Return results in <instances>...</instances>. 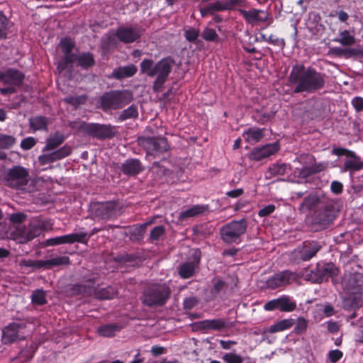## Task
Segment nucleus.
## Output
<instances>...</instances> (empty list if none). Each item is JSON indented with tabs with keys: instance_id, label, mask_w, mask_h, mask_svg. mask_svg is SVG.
Masks as SVG:
<instances>
[{
	"instance_id": "nucleus-1",
	"label": "nucleus",
	"mask_w": 363,
	"mask_h": 363,
	"mask_svg": "<svg viewBox=\"0 0 363 363\" xmlns=\"http://www.w3.org/2000/svg\"><path fill=\"white\" fill-rule=\"evenodd\" d=\"M291 85L295 86L294 92H313L323 87L324 77L313 68L305 69L303 66H295L289 75Z\"/></svg>"
},
{
	"instance_id": "nucleus-2",
	"label": "nucleus",
	"mask_w": 363,
	"mask_h": 363,
	"mask_svg": "<svg viewBox=\"0 0 363 363\" xmlns=\"http://www.w3.org/2000/svg\"><path fill=\"white\" fill-rule=\"evenodd\" d=\"M174 61L171 57H164L154 63L152 60L144 59L140 63V72L148 77H156L153 90L160 92L171 73Z\"/></svg>"
},
{
	"instance_id": "nucleus-3",
	"label": "nucleus",
	"mask_w": 363,
	"mask_h": 363,
	"mask_svg": "<svg viewBox=\"0 0 363 363\" xmlns=\"http://www.w3.org/2000/svg\"><path fill=\"white\" fill-rule=\"evenodd\" d=\"M132 99L128 91H111L101 96L100 104L104 111L116 110L130 103Z\"/></svg>"
},
{
	"instance_id": "nucleus-4",
	"label": "nucleus",
	"mask_w": 363,
	"mask_h": 363,
	"mask_svg": "<svg viewBox=\"0 0 363 363\" xmlns=\"http://www.w3.org/2000/svg\"><path fill=\"white\" fill-rule=\"evenodd\" d=\"M169 294V288L166 284H155L144 291L143 302L149 306L163 305Z\"/></svg>"
},
{
	"instance_id": "nucleus-5",
	"label": "nucleus",
	"mask_w": 363,
	"mask_h": 363,
	"mask_svg": "<svg viewBox=\"0 0 363 363\" xmlns=\"http://www.w3.org/2000/svg\"><path fill=\"white\" fill-rule=\"evenodd\" d=\"M28 330L23 321L13 322L1 330V342L10 345L26 339Z\"/></svg>"
},
{
	"instance_id": "nucleus-6",
	"label": "nucleus",
	"mask_w": 363,
	"mask_h": 363,
	"mask_svg": "<svg viewBox=\"0 0 363 363\" xmlns=\"http://www.w3.org/2000/svg\"><path fill=\"white\" fill-rule=\"evenodd\" d=\"M24 75L18 70L9 69L4 72L0 70V82L6 87L0 88V93L3 95L11 94L16 91L23 80Z\"/></svg>"
},
{
	"instance_id": "nucleus-7",
	"label": "nucleus",
	"mask_w": 363,
	"mask_h": 363,
	"mask_svg": "<svg viewBox=\"0 0 363 363\" xmlns=\"http://www.w3.org/2000/svg\"><path fill=\"white\" fill-rule=\"evenodd\" d=\"M247 226V221L245 219L231 221L221 228V238L226 243L236 242L245 233Z\"/></svg>"
},
{
	"instance_id": "nucleus-8",
	"label": "nucleus",
	"mask_w": 363,
	"mask_h": 363,
	"mask_svg": "<svg viewBox=\"0 0 363 363\" xmlns=\"http://www.w3.org/2000/svg\"><path fill=\"white\" fill-rule=\"evenodd\" d=\"M337 271V268L331 262L318 263L316 267L309 273L306 270L303 276L308 281L320 283L327 281L329 277L336 276Z\"/></svg>"
},
{
	"instance_id": "nucleus-9",
	"label": "nucleus",
	"mask_w": 363,
	"mask_h": 363,
	"mask_svg": "<svg viewBox=\"0 0 363 363\" xmlns=\"http://www.w3.org/2000/svg\"><path fill=\"white\" fill-rule=\"evenodd\" d=\"M29 172L21 166H15L8 170L6 174L7 184L17 189H23L28 183Z\"/></svg>"
},
{
	"instance_id": "nucleus-10",
	"label": "nucleus",
	"mask_w": 363,
	"mask_h": 363,
	"mask_svg": "<svg viewBox=\"0 0 363 363\" xmlns=\"http://www.w3.org/2000/svg\"><path fill=\"white\" fill-rule=\"evenodd\" d=\"M138 144L143 147L149 155L155 156L167 151L168 143L164 138H139Z\"/></svg>"
},
{
	"instance_id": "nucleus-11",
	"label": "nucleus",
	"mask_w": 363,
	"mask_h": 363,
	"mask_svg": "<svg viewBox=\"0 0 363 363\" xmlns=\"http://www.w3.org/2000/svg\"><path fill=\"white\" fill-rule=\"evenodd\" d=\"M138 144L143 147L149 155L155 156L167 151L168 143L164 138H139Z\"/></svg>"
},
{
	"instance_id": "nucleus-12",
	"label": "nucleus",
	"mask_w": 363,
	"mask_h": 363,
	"mask_svg": "<svg viewBox=\"0 0 363 363\" xmlns=\"http://www.w3.org/2000/svg\"><path fill=\"white\" fill-rule=\"evenodd\" d=\"M333 153L338 156H345L344 165L341 170L342 172L353 173L363 169V162L354 152L345 148H336L333 150Z\"/></svg>"
},
{
	"instance_id": "nucleus-13",
	"label": "nucleus",
	"mask_w": 363,
	"mask_h": 363,
	"mask_svg": "<svg viewBox=\"0 0 363 363\" xmlns=\"http://www.w3.org/2000/svg\"><path fill=\"white\" fill-rule=\"evenodd\" d=\"M296 308V301L291 297L286 295L269 301L264 306V309L267 311H272L279 309L283 312H291L294 311Z\"/></svg>"
},
{
	"instance_id": "nucleus-14",
	"label": "nucleus",
	"mask_w": 363,
	"mask_h": 363,
	"mask_svg": "<svg viewBox=\"0 0 363 363\" xmlns=\"http://www.w3.org/2000/svg\"><path fill=\"white\" fill-rule=\"evenodd\" d=\"M298 278L296 273L285 270L269 277L266 281V285L270 289H275L296 281Z\"/></svg>"
},
{
	"instance_id": "nucleus-15",
	"label": "nucleus",
	"mask_w": 363,
	"mask_h": 363,
	"mask_svg": "<svg viewBox=\"0 0 363 363\" xmlns=\"http://www.w3.org/2000/svg\"><path fill=\"white\" fill-rule=\"evenodd\" d=\"M87 241V233L85 232H79L48 239L45 240V244L48 246H55L62 244H72L74 242L86 243Z\"/></svg>"
},
{
	"instance_id": "nucleus-16",
	"label": "nucleus",
	"mask_w": 363,
	"mask_h": 363,
	"mask_svg": "<svg viewBox=\"0 0 363 363\" xmlns=\"http://www.w3.org/2000/svg\"><path fill=\"white\" fill-rule=\"evenodd\" d=\"M79 128L98 138H109L113 135V128L110 125L83 123Z\"/></svg>"
},
{
	"instance_id": "nucleus-17",
	"label": "nucleus",
	"mask_w": 363,
	"mask_h": 363,
	"mask_svg": "<svg viewBox=\"0 0 363 363\" xmlns=\"http://www.w3.org/2000/svg\"><path fill=\"white\" fill-rule=\"evenodd\" d=\"M357 280V284L350 288L348 301L352 308H360L363 304V278L362 276H354L352 279Z\"/></svg>"
},
{
	"instance_id": "nucleus-18",
	"label": "nucleus",
	"mask_w": 363,
	"mask_h": 363,
	"mask_svg": "<svg viewBox=\"0 0 363 363\" xmlns=\"http://www.w3.org/2000/svg\"><path fill=\"white\" fill-rule=\"evenodd\" d=\"M143 30L138 27L121 26L116 31L117 38L123 43H130L140 38Z\"/></svg>"
},
{
	"instance_id": "nucleus-19",
	"label": "nucleus",
	"mask_w": 363,
	"mask_h": 363,
	"mask_svg": "<svg viewBox=\"0 0 363 363\" xmlns=\"http://www.w3.org/2000/svg\"><path fill=\"white\" fill-rule=\"evenodd\" d=\"M60 46L65 54L63 59L58 63L57 65V69L61 72L67 68L69 64L74 61L75 55L71 54L74 47V42L71 39H62L60 41Z\"/></svg>"
},
{
	"instance_id": "nucleus-20",
	"label": "nucleus",
	"mask_w": 363,
	"mask_h": 363,
	"mask_svg": "<svg viewBox=\"0 0 363 363\" xmlns=\"http://www.w3.org/2000/svg\"><path fill=\"white\" fill-rule=\"evenodd\" d=\"M279 149L277 143L268 144L260 147H256L252 150L250 154V158L252 160L259 161L265 157L276 153Z\"/></svg>"
},
{
	"instance_id": "nucleus-21",
	"label": "nucleus",
	"mask_w": 363,
	"mask_h": 363,
	"mask_svg": "<svg viewBox=\"0 0 363 363\" xmlns=\"http://www.w3.org/2000/svg\"><path fill=\"white\" fill-rule=\"evenodd\" d=\"M239 11L245 18V21L252 26L265 22L268 18L267 13L263 10L254 9L250 11H245L240 9Z\"/></svg>"
},
{
	"instance_id": "nucleus-22",
	"label": "nucleus",
	"mask_w": 363,
	"mask_h": 363,
	"mask_svg": "<svg viewBox=\"0 0 363 363\" xmlns=\"http://www.w3.org/2000/svg\"><path fill=\"white\" fill-rule=\"evenodd\" d=\"M71 153V147L64 146L61 149L49 154H44L38 157V161L42 165L61 160Z\"/></svg>"
},
{
	"instance_id": "nucleus-23",
	"label": "nucleus",
	"mask_w": 363,
	"mask_h": 363,
	"mask_svg": "<svg viewBox=\"0 0 363 363\" xmlns=\"http://www.w3.org/2000/svg\"><path fill=\"white\" fill-rule=\"evenodd\" d=\"M199 328L203 330H221L227 328V323L223 319H208L197 323Z\"/></svg>"
},
{
	"instance_id": "nucleus-24",
	"label": "nucleus",
	"mask_w": 363,
	"mask_h": 363,
	"mask_svg": "<svg viewBox=\"0 0 363 363\" xmlns=\"http://www.w3.org/2000/svg\"><path fill=\"white\" fill-rule=\"evenodd\" d=\"M264 128L252 127L245 131L242 136L246 142L252 145L261 140L264 136Z\"/></svg>"
},
{
	"instance_id": "nucleus-25",
	"label": "nucleus",
	"mask_w": 363,
	"mask_h": 363,
	"mask_svg": "<svg viewBox=\"0 0 363 363\" xmlns=\"http://www.w3.org/2000/svg\"><path fill=\"white\" fill-rule=\"evenodd\" d=\"M208 210V206L198 204L194 205L192 207L182 211L179 213V219L180 220H183L189 218H193L196 216H199L203 213H205Z\"/></svg>"
},
{
	"instance_id": "nucleus-26",
	"label": "nucleus",
	"mask_w": 363,
	"mask_h": 363,
	"mask_svg": "<svg viewBox=\"0 0 363 363\" xmlns=\"http://www.w3.org/2000/svg\"><path fill=\"white\" fill-rule=\"evenodd\" d=\"M29 235L28 228L23 225H13L10 229L11 238L20 243L27 242L28 240H24V237Z\"/></svg>"
},
{
	"instance_id": "nucleus-27",
	"label": "nucleus",
	"mask_w": 363,
	"mask_h": 363,
	"mask_svg": "<svg viewBox=\"0 0 363 363\" xmlns=\"http://www.w3.org/2000/svg\"><path fill=\"white\" fill-rule=\"evenodd\" d=\"M137 72V67L133 65H129L125 67H120L115 69L111 76L112 77L121 79L123 78L130 77L133 76Z\"/></svg>"
},
{
	"instance_id": "nucleus-28",
	"label": "nucleus",
	"mask_w": 363,
	"mask_h": 363,
	"mask_svg": "<svg viewBox=\"0 0 363 363\" xmlns=\"http://www.w3.org/2000/svg\"><path fill=\"white\" fill-rule=\"evenodd\" d=\"M44 225L41 220H33L28 227L29 235H26L27 237L26 238L24 237V240H31L39 235Z\"/></svg>"
},
{
	"instance_id": "nucleus-29",
	"label": "nucleus",
	"mask_w": 363,
	"mask_h": 363,
	"mask_svg": "<svg viewBox=\"0 0 363 363\" xmlns=\"http://www.w3.org/2000/svg\"><path fill=\"white\" fill-rule=\"evenodd\" d=\"M295 323L292 318L281 320L270 326L269 332L272 333L284 331L291 328Z\"/></svg>"
},
{
	"instance_id": "nucleus-30",
	"label": "nucleus",
	"mask_w": 363,
	"mask_h": 363,
	"mask_svg": "<svg viewBox=\"0 0 363 363\" xmlns=\"http://www.w3.org/2000/svg\"><path fill=\"white\" fill-rule=\"evenodd\" d=\"M69 264V258L67 256H56L44 260V268L50 269L53 267L67 265Z\"/></svg>"
},
{
	"instance_id": "nucleus-31",
	"label": "nucleus",
	"mask_w": 363,
	"mask_h": 363,
	"mask_svg": "<svg viewBox=\"0 0 363 363\" xmlns=\"http://www.w3.org/2000/svg\"><path fill=\"white\" fill-rule=\"evenodd\" d=\"M123 172L126 174H135L141 170V166L138 160H128L123 164Z\"/></svg>"
},
{
	"instance_id": "nucleus-32",
	"label": "nucleus",
	"mask_w": 363,
	"mask_h": 363,
	"mask_svg": "<svg viewBox=\"0 0 363 363\" xmlns=\"http://www.w3.org/2000/svg\"><path fill=\"white\" fill-rule=\"evenodd\" d=\"M320 246L317 243H308L306 245L301 252V259L308 261L314 257L320 250Z\"/></svg>"
},
{
	"instance_id": "nucleus-33",
	"label": "nucleus",
	"mask_w": 363,
	"mask_h": 363,
	"mask_svg": "<svg viewBox=\"0 0 363 363\" xmlns=\"http://www.w3.org/2000/svg\"><path fill=\"white\" fill-rule=\"evenodd\" d=\"M48 121L43 116H36L30 118V126L34 130H46Z\"/></svg>"
},
{
	"instance_id": "nucleus-34",
	"label": "nucleus",
	"mask_w": 363,
	"mask_h": 363,
	"mask_svg": "<svg viewBox=\"0 0 363 363\" xmlns=\"http://www.w3.org/2000/svg\"><path fill=\"white\" fill-rule=\"evenodd\" d=\"M65 140V137L58 133L47 140L44 150H52L59 147Z\"/></svg>"
},
{
	"instance_id": "nucleus-35",
	"label": "nucleus",
	"mask_w": 363,
	"mask_h": 363,
	"mask_svg": "<svg viewBox=\"0 0 363 363\" xmlns=\"http://www.w3.org/2000/svg\"><path fill=\"white\" fill-rule=\"evenodd\" d=\"M319 202V199L315 195H310L306 197L300 206V210L303 212L314 208Z\"/></svg>"
},
{
	"instance_id": "nucleus-36",
	"label": "nucleus",
	"mask_w": 363,
	"mask_h": 363,
	"mask_svg": "<svg viewBox=\"0 0 363 363\" xmlns=\"http://www.w3.org/2000/svg\"><path fill=\"white\" fill-rule=\"evenodd\" d=\"M77 60L79 65L86 69L91 67L94 63L93 55L91 53H82L78 57L75 56L74 60Z\"/></svg>"
},
{
	"instance_id": "nucleus-37",
	"label": "nucleus",
	"mask_w": 363,
	"mask_h": 363,
	"mask_svg": "<svg viewBox=\"0 0 363 363\" xmlns=\"http://www.w3.org/2000/svg\"><path fill=\"white\" fill-rule=\"evenodd\" d=\"M117 294V291L113 286H107L101 289L96 292V296L100 299H111Z\"/></svg>"
},
{
	"instance_id": "nucleus-38",
	"label": "nucleus",
	"mask_w": 363,
	"mask_h": 363,
	"mask_svg": "<svg viewBox=\"0 0 363 363\" xmlns=\"http://www.w3.org/2000/svg\"><path fill=\"white\" fill-rule=\"evenodd\" d=\"M335 41L340 43L342 45L350 46L355 43L354 37L350 33L348 30H344L340 33L339 38L335 39Z\"/></svg>"
},
{
	"instance_id": "nucleus-39",
	"label": "nucleus",
	"mask_w": 363,
	"mask_h": 363,
	"mask_svg": "<svg viewBox=\"0 0 363 363\" xmlns=\"http://www.w3.org/2000/svg\"><path fill=\"white\" fill-rule=\"evenodd\" d=\"M194 270L195 264L192 262H186L179 267V273L182 278L187 279L194 274Z\"/></svg>"
},
{
	"instance_id": "nucleus-40",
	"label": "nucleus",
	"mask_w": 363,
	"mask_h": 363,
	"mask_svg": "<svg viewBox=\"0 0 363 363\" xmlns=\"http://www.w3.org/2000/svg\"><path fill=\"white\" fill-rule=\"evenodd\" d=\"M118 327L116 324H108L101 325L98 328L99 335L104 337H111L118 330Z\"/></svg>"
},
{
	"instance_id": "nucleus-41",
	"label": "nucleus",
	"mask_w": 363,
	"mask_h": 363,
	"mask_svg": "<svg viewBox=\"0 0 363 363\" xmlns=\"http://www.w3.org/2000/svg\"><path fill=\"white\" fill-rule=\"evenodd\" d=\"M113 204L110 203H101L98 206V215L104 219H108L112 216Z\"/></svg>"
},
{
	"instance_id": "nucleus-42",
	"label": "nucleus",
	"mask_w": 363,
	"mask_h": 363,
	"mask_svg": "<svg viewBox=\"0 0 363 363\" xmlns=\"http://www.w3.org/2000/svg\"><path fill=\"white\" fill-rule=\"evenodd\" d=\"M138 115V111L137 106L132 105L122 111V113L119 116V120L121 121H123L127 119L134 118H136Z\"/></svg>"
},
{
	"instance_id": "nucleus-43",
	"label": "nucleus",
	"mask_w": 363,
	"mask_h": 363,
	"mask_svg": "<svg viewBox=\"0 0 363 363\" xmlns=\"http://www.w3.org/2000/svg\"><path fill=\"white\" fill-rule=\"evenodd\" d=\"M32 303L37 305H43L46 303L45 292L42 289H38L32 294Z\"/></svg>"
},
{
	"instance_id": "nucleus-44",
	"label": "nucleus",
	"mask_w": 363,
	"mask_h": 363,
	"mask_svg": "<svg viewBox=\"0 0 363 363\" xmlns=\"http://www.w3.org/2000/svg\"><path fill=\"white\" fill-rule=\"evenodd\" d=\"M15 138L11 135L0 134V148H9L15 143Z\"/></svg>"
},
{
	"instance_id": "nucleus-45",
	"label": "nucleus",
	"mask_w": 363,
	"mask_h": 363,
	"mask_svg": "<svg viewBox=\"0 0 363 363\" xmlns=\"http://www.w3.org/2000/svg\"><path fill=\"white\" fill-rule=\"evenodd\" d=\"M21 265L34 269L44 268V260L23 259Z\"/></svg>"
},
{
	"instance_id": "nucleus-46",
	"label": "nucleus",
	"mask_w": 363,
	"mask_h": 363,
	"mask_svg": "<svg viewBox=\"0 0 363 363\" xmlns=\"http://www.w3.org/2000/svg\"><path fill=\"white\" fill-rule=\"evenodd\" d=\"M223 359L226 363H242V357L235 352L226 353L225 354L223 355Z\"/></svg>"
},
{
	"instance_id": "nucleus-47",
	"label": "nucleus",
	"mask_w": 363,
	"mask_h": 363,
	"mask_svg": "<svg viewBox=\"0 0 363 363\" xmlns=\"http://www.w3.org/2000/svg\"><path fill=\"white\" fill-rule=\"evenodd\" d=\"M8 29V19L3 12L0 11V38L6 36Z\"/></svg>"
},
{
	"instance_id": "nucleus-48",
	"label": "nucleus",
	"mask_w": 363,
	"mask_h": 363,
	"mask_svg": "<svg viewBox=\"0 0 363 363\" xmlns=\"http://www.w3.org/2000/svg\"><path fill=\"white\" fill-rule=\"evenodd\" d=\"M227 9H237L247 6V1L245 0H226Z\"/></svg>"
},
{
	"instance_id": "nucleus-49",
	"label": "nucleus",
	"mask_w": 363,
	"mask_h": 363,
	"mask_svg": "<svg viewBox=\"0 0 363 363\" xmlns=\"http://www.w3.org/2000/svg\"><path fill=\"white\" fill-rule=\"evenodd\" d=\"M308 326L307 320L303 318H298L297 319L296 325L294 331L297 334H301L306 330Z\"/></svg>"
},
{
	"instance_id": "nucleus-50",
	"label": "nucleus",
	"mask_w": 363,
	"mask_h": 363,
	"mask_svg": "<svg viewBox=\"0 0 363 363\" xmlns=\"http://www.w3.org/2000/svg\"><path fill=\"white\" fill-rule=\"evenodd\" d=\"M199 31L195 28H190L185 30L184 36L189 42L195 41L199 37Z\"/></svg>"
},
{
	"instance_id": "nucleus-51",
	"label": "nucleus",
	"mask_w": 363,
	"mask_h": 363,
	"mask_svg": "<svg viewBox=\"0 0 363 363\" xmlns=\"http://www.w3.org/2000/svg\"><path fill=\"white\" fill-rule=\"evenodd\" d=\"M202 37L206 40L213 41L218 38V35L214 29L207 28L203 30Z\"/></svg>"
},
{
	"instance_id": "nucleus-52",
	"label": "nucleus",
	"mask_w": 363,
	"mask_h": 363,
	"mask_svg": "<svg viewBox=\"0 0 363 363\" xmlns=\"http://www.w3.org/2000/svg\"><path fill=\"white\" fill-rule=\"evenodd\" d=\"M164 233V228L162 225L155 227L150 232V239L157 240Z\"/></svg>"
},
{
	"instance_id": "nucleus-53",
	"label": "nucleus",
	"mask_w": 363,
	"mask_h": 363,
	"mask_svg": "<svg viewBox=\"0 0 363 363\" xmlns=\"http://www.w3.org/2000/svg\"><path fill=\"white\" fill-rule=\"evenodd\" d=\"M328 356L332 363H335L342 357L343 353L339 350H333L328 352Z\"/></svg>"
},
{
	"instance_id": "nucleus-54",
	"label": "nucleus",
	"mask_w": 363,
	"mask_h": 363,
	"mask_svg": "<svg viewBox=\"0 0 363 363\" xmlns=\"http://www.w3.org/2000/svg\"><path fill=\"white\" fill-rule=\"evenodd\" d=\"M210 8H211L213 12L228 10L227 5H226V0L218 1L214 3H212L210 4Z\"/></svg>"
},
{
	"instance_id": "nucleus-55",
	"label": "nucleus",
	"mask_w": 363,
	"mask_h": 363,
	"mask_svg": "<svg viewBox=\"0 0 363 363\" xmlns=\"http://www.w3.org/2000/svg\"><path fill=\"white\" fill-rule=\"evenodd\" d=\"M26 218V216L21 213H13L10 216V220L14 225H22L21 223Z\"/></svg>"
},
{
	"instance_id": "nucleus-56",
	"label": "nucleus",
	"mask_w": 363,
	"mask_h": 363,
	"mask_svg": "<svg viewBox=\"0 0 363 363\" xmlns=\"http://www.w3.org/2000/svg\"><path fill=\"white\" fill-rule=\"evenodd\" d=\"M35 139L32 137H28V138L23 139L21 141V147L22 149H23L25 150H30V148H32L35 145Z\"/></svg>"
},
{
	"instance_id": "nucleus-57",
	"label": "nucleus",
	"mask_w": 363,
	"mask_h": 363,
	"mask_svg": "<svg viewBox=\"0 0 363 363\" xmlns=\"http://www.w3.org/2000/svg\"><path fill=\"white\" fill-rule=\"evenodd\" d=\"M275 208L276 207L273 204L267 205L259 211L258 215L260 217L267 216L272 214L274 211Z\"/></svg>"
},
{
	"instance_id": "nucleus-58",
	"label": "nucleus",
	"mask_w": 363,
	"mask_h": 363,
	"mask_svg": "<svg viewBox=\"0 0 363 363\" xmlns=\"http://www.w3.org/2000/svg\"><path fill=\"white\" fill-rule=\"evenodd\" d=\"M266 41L270 44H272L274 45H277L280 48H283L284 47V40L283 39H279L272 35H271Z\"/></svg>"
},
{
	"instance_id": "nucleus-59",
	"label": "nucleus",
	"mask_w": 363,
	"mask_h": 363,
	"mask_svg": "<svg viewBox=\"0 0 363 363\" xmlns=\"http://www.w3.org/2000/svg\"><path fill=\"white\" fill-rule=\"evenodd\" d=\"M198 303V300L195 297H189L184 301V307L185 309H191Z\"/></svg>"
},
{
	"instance_id": "nucleus-60",
	"label": "nucleus",
	"mask_w": 363,
	"mask_h": 363,
	"mask_svg": "<svg viewBox=\"0 0 363 363\" xmlns=\"http://www.w3.org/2000/svg\"><path fill=\"white\" fill-rule=\"evenodd\" d=\"M352 104L357 111H363V98L356 96L352 100Z\"/></svg>"
},
{
	"instance_id": "nucleus-61",
	"label": "nucleus",
	"mask_w": 363,
	"mask_h": 363,
	"mask_svg": "<svg viewBox=\"0 0 363 363\" xmlns=\"http://www.w3.org/2000/svg\"><path fill=\"white\" fill-rule=\"evenodd\" d=\"M330 189L334 194H340L342 191V184L337 181H333L331 183Z\"/></svg>"
},
{
	"instance_id": "nucleus-62",
	"label": "nucleus",
	"mask_w": 363,
	"mask_h": 363,
	"mask_svg": "<svg viewBox=\"0 0 363 363\" xmlns=\"http://www.w3.org/2000/svg\"><path fill=\"white\" fill-rule=\"evenodd\" d=\"M86 97L84 96L78 97H69L66 99V101L75 106L84 103Z\"/></svg>"
},
{
	"instance_id": "nucleus-63",
	"label": "nucleus",
	"mask_w": 363,
	"mask_h": 363,
	"mask_svg": "<svg viewBox=\"0 0 363 363\" xmlns=\"http://www.w3.org/2000/svg\"><path fill=\"white\" fill-rule=\"evenodd\" d=\"M327 324H328V330L331 333H337L340 329V326L337 322L330 320V321H328L327 323Z\"/></svg>"
},
{
	"instance_id": "nucleus-64",
	"label": "nucleus",
	"mask_w": 363,
	"mask_h": 363,
	"mask_svg": "<svg viewBox=\"0 0 363 363\" xmlns=\"http://www.w3.org/2000/svg\"><path fill=\"white\" fill-rule=\"evenodd\" d=\"M244 191L242 189H236L234 190L229 191L226 193L228 197L237 198L243 194Z\"/></svg>"
}]
</instances>
